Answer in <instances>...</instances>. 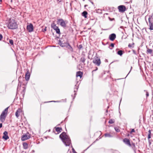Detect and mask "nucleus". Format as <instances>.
I'll use <instances>...</instances> for the list:
<instances>
[{"label": "nucleus", "mask_w": 153, "mask_h": 153, "mask_svg": "<svg viewBox=\"0 0 153 153\" xmlns=\"http://www.w3.org/2000/svg\"><path fill=\"white\" fill-rule=\"evenodd\" d=\"M59 137L62 141L63 143L66 146H69L71 143V140L70 137L66 133L62 132L60 135Z\"/></svg>", "instance_id": "nucleus-1"}, {"label": "nucleus", "mask_w": 153, "mask_h": 153, "mask_svg": "<svg viewBox=\"0 0 153 153\" xmlns=\"http://www.w3.org/2000/svg\"><path fill=\"white\" fill-rule=\"evenodd\" d=\"M7 27L9 29L14 30L18 28V25L15 20L10 18L8 21Z\"/></svg>", "instance_id": "nucleus-2"}, {"label": "nucleus", "mask_w": 153, "mask_h": 153, "mask_svg": "<svg viewBox=\"0 0 153 153\" xmlns=\"http://www.w3.org/2000/svg\"><path fill=\"white\" fill-rule=\"evenodd\" d=\"M9 107L6 108L2 112L0 116L1 121L2 122H4L5 120L6 117L7 115L8 109Z\"/></svg>", "instance_id": "nucleus-3"}, {"label": "nucleus", "mask_w": 153, "mask_h": 153, "mask_svg": "<svg viewBox=\"0 0 153 153\" xmlns=\"http://www.w3.org/2000/svg\"><path fill=\"white\" fill-rule=\"evenodd\" d=\"M93 63L96 65L99 66L101 64V61L100 58L97 57H95L93 61Z\"/></svg>", "instance_id": "nucleus-4"}, {"label": "nucleus", "mask_w": 153, "mask_h": 153, "mask_svg": "<svg viewBox=\"0 0 153 153\" xmlns=\"http://www.w3.org/2000/svg\"><path fill=\"white\" fill-rule=\"evenodd\" d=\"M58 23H59L60 25L64 28L66 27V24L64 21L62 19H59L57 20Z\"/></svg>", "instance_id": "nucleus-5"}, {"label": "nucleus", "mask_w": 153, "mask_h": 153, "mask_svg": "<svg viewBox=\"0 0 153 153\" xmlns=\"http://www.w3.org/2000/svg\"><path fill=\"white\" fill-rule=\"evenodd\" d=\"M149 26L150 29L151 30H153V18L152 16H150L149 18Z\"/></svg>", "instance_id": "nucleus-6"}, {"label": "nucleus", "mask_w": 153, "mask_h": 153, "mask_svg": "<svg viewBox=\"0 0 153 153\" xmlns=\"http://www.w3.org/2000/svg\"><path fill=\"white\" fill-rule=\"evenodd\" d=\"M69 42L68 41H67L66 42H65L63 43L62 41H61L60 40L59 41L58 44L61 46V47H66V46L68 44Z\"/></svg>", "instance_id": "nucleus-7"}, {"label": "nucleus", "mask_w": 153, "mask_h": 153, "mask_svg": "<svg viewBox=\"0 0 153 153\" xmlns=\"http://www.w3.org/2000/svg\"><path fill=\"white\" fill-rule=\"evenodd\" d=\"M30 134L28 133H27L22 136L21 139L22 140H25L30 138Z\"/></svg>", "instance_id": "nucleus-8"}, {"label": "nucleus", "mask_w": 153, "mask_h": 153, "mask_svg": "<svg viewBox=\"0 0 153 153\" xmlns=\"http://www.w3.org/2000/svg\"><path fill=\"white\" fill-rule=\"evenodd\" d=\"M27 29L29 32H31L33 31V27L32 23H30L29 25L27 27Z\"/></svg>", "instance_id": "nucleus-9"}, {"label": "nucleus", "mask_w": 153, "mask_h": 153, "mask_svg": "<svg viewBox=\"0 0 153 153\" xmlns=\"http://www.w3.org/2000/svg\"><path fill=\"white\" fill-rule=\"evenodd\" d=\"M22 91L21 92V94H20V99H21L22 98H23L24 95H25V92L26 88H25V86H23L22 87Z\"/></svg>", "instance_id": "nucleus-10"}, {"label": "nucleus", "mask_w": 153, "mask_h": 153, "mask_svg": "<svg viewBox=\"0 0 153 153\" xmlns=\"http://www.w3.org/2000/svg\"><path fill=\"white\" fill-rule=\"evenodd\" d=\"M118 9L120 12H124L126 10V7L123 5H121L118 7Z\"/></svg>", "instance_id": "nucleus-11"}, {"label": "nucleus", "mask_w": 153, "mask_h": 153, "mask_svg": "<svg viewBox=\"0 0 153 153\" xmlns=\"http://www.w3.org/2000/svg\"><path fill=\"white\" fill-rule=\"evenodd\" d=\"M123 141L126 145H128L129 146H131V145L130 144V140L129 139L127 138H125L123 139Z\"/></svg>", "instance_id": "nucleus-12"}, {"label": "nucleus", "mask_w": 153, "mask_h": 153, "mask_svg": "<svg viewBox=\"0 0 153 153\" xmlns=\"http://www.w3.org/2000/svg\"><path fill=\"white\" fill-rule=\"evenodd\" d=\"M116 38V35L115 33H113L109 35V39L111 41H114Z\"/></svg>", "instance_id": "nucleus-13"}, {"label": "nucleus", "mask_w": 153, "mask_h": 153, "mask_svg": "<svg viewBox=\"0 0 153 153\" xmlns=\"http://www.w3.org/2000/svg\"><path fill=\"white\" fill-rule=\"evenodd\" d=\"M2 138L6 140L9 139V137L8 136V132L7 131H5L4 132Z\"/></svg>", "instance_id": "nucleus-14"}, {"label": "nucleus", "mask_w": 153, "mask_h": 153, "mask_svg": "<svg viewBox=\"0 0 153 153\" xmlns=\"http://www.w3.org/2000/svg\"><path fill=\"white\" fill-rule=\"evenodd\" d=\"M79 88V85H75V87L74 88V92L75 93L74 94V97L73 98H74L75 97V96L76 94V92L78 91V89Z\"/></svg>", "instance_id": "nucleus-15"}, {"label": "nucleus", "mask_w": 153, "mask_h": 153, "mask_svg": "<svg viewBox=\"0 0 153 153\" xmlns=\"http://www.w3.org/2000/svg\"><path fill=\"white\" fill-rule=\"evenodd\" d=\"M30 73L29 71H28L26 72L25 75V79L26 81H28L29 80L30 77Z\"/></svg>", "instance_id": "nucleus-16"}, {"label": "nucleus", "mask_w": 153, "mask_h": 153, "mask_svg": "<svg viewBox=\"0 0 153 153\" xmlns=\"http://www.w3.org/2000/svg\"><path fill=\"white\" fill-rule=\"evenodd\" d=\"M66 48H68L71 52H73V49L69 43L66 46Z\"/></svg>", "instance_id": "nucleus-17"}, {"label": "nucleus", "mask_w": 153, "mask_h": 153, "mask_svg": "<svg viewBox=\"0 0 153 153\" xmlns=\"http://www.w3.org/2000/svg\"><path fill=\"white\" fill-rule=\"evenodd\" d=\"M82 74H83L82 72L80 71H79L76 72V77L79 76L81 78L82 76Z\"/></svg>", "instance_id": "nucleus-18"}, {"label": "nucleus", "mask_w": 153, "mask_h": 153, "mask_svg": "<svg viewBox=\"0 0 153 153\" xmlns=\"http://www.w3.org/2000/svg\"><path fill=\"white\" fill-rule=\"evenodd\" d=\"M51 27L54 30H55L56 29L58 28V27L54 23H53L51 25Z\"/></svg>", "instance_id": "nucleus-19"}, {"label": "nucleus", "mask_w": 153, "mask_h": 153, "mask_svg": "<svg viewBox=\"0 0 153 153\" xmlns=\"http://www.w3.org/2000/svg\"><path fill=\"white\" fill-rule=\"evenodd\" d=\"M23 146L24 149H27L28 147V145L26 143H24L23 144Z\"/></svg>", "instance_id": "nucleus-20"}, {"label": "nucleus", "mask_w": 153, "mask_h": 153, "mask_svg": "<svg viewBox=\"0 0 153 153\" xmlns=\"http://www.w3.org/2000/svg\"><path fill=\"white\" fill-rule=\"evenodd\" d=\"M87 14L88 13L86 11H84L82 13V16L84 17L85 18H86L87 17Z\"/></svg>", "instance_id": "nucleus-21"}, {"label": "nucleus", "mask_w": 153, "mask_h": 153, "mask_svg": "<svg viewBox=\"0 0 153 153\" xmlns=\"http://www.w3.org/2000/svg\"><path fill=\"white\" fill-rule=\"evenodd\" d=\"M117 53L120 56H122L123 53V51L121 50H119L117 52Z\"/></svg>", "instance_id": "nucleus-22"}, {"label": "nucleus", "mask_w": 153, "mask_h": 153, "mask_svg": "<svg viewBox=\"0 0 153 153\" xmlns=\"http://www.w3.org/2000/svg\"><path fill=\"white\" fill-rule=\"evenodd\" d=\"M134 42H133L132 44L129 43L128 45V47L130 48H133L134 47Z\"/></svg>", "instance_id": "nucleus-23"}, {"label": "nucleus", "mask_w": 153, "mask_h": 153, "mask_svg": "<svg viewBox=\"0 0 153 153\" xmlns=\"http://www.w3.org/2000/svg\"><path fill=\"white\" fill-rule=\"evenodd\" d=\"M105 137H112V136L110 133H106L105 134Z\"/></svg>", "instance_id": "nucleus-24"}, {"label": "nucleus", "mask_w": 153, "mask_h": 153, "mask_svg": "<svg viewBox=\"0 0 153 153\" xmlns=\"http://www.w3.org/2000/svg\"><path fill=\"white\" fill-rule=\"evenodd\" d=\"M114 122H115L114 120L113 119H111L109 120L108 121V123L109 124H112V123H114Z\"/></svg>", "instance_id": "nucleus-25"}, {"label": "nucleus", "mask_w": 153, "mask_h": 153, "mask_svg": "<svg viewBox=\"0 0 153 153\" xmlns=\"http://www.w3.org/2000/svg\"><path fill=\"white\" fill-rule=\"evenodd\" d=\"M152 50L150 49H148L147 50V53L152 54Z\"/></svg>", "instance_id": "nucleus-26"}, {"label": "nucleus", "mask_w": 153, "mask_h": 153, "mask_svg": "<svg viewBox=\"0 0 153 153\" xmlns=\"http://www.w3.org/2000/svg\"><path fill=\"white\" fill-rule=\"evenodd\" d=\"M56 32V33L57 34H60V29H59V28H58H58H57L55 30Z\"/></svg>", "instance_id": "nucleus-27"}, {"label": "nucleus", "mask_w": 153, "mask_h": 153, "mask_svg": "<svg viewBox=\"0 0 153 153\" xmlns=\"http://www.w3.org/2000/svg\"><path fill=\"white\" fill-rule=\"evenodd\" d=\"M62 130V128L59 127H57L56 128V131L58 132H60Z\"/></svg>", "instance_id": "nucleus-28"}, {"label": "nucleus", "mask_w": 153, "mask_h": 153, "mask_svg": "<svg viewBox=\"0 0 153 153\" xmlns=\"http://www.w3.org/2000/svg\"><path fill=\"white\" fill-rule=\"evenodd\" d=\"M85 60V59L84 57H82L80 59V61L83 63H84Z\"/></svg>", "instance_id": "nucleus-29"}, {"label": "nucleus", "mask_w": 153, "mask_h": 153, "mask_svg": "<svg viewBox=\"0 0 153 153\" xmlns=\"http://www.w3.org/2000/svg\"><path fill=\"white\" fill-rule=\"evenodd\" d=\"M114 129L116 131L119 132L120 131V130L119 127H114Z\"/></svg>", "instance_id": "nucleus-30"}, {"label": "nucleus", "mask_w": 153, "mask_h": 153, "mask_svg": "<svg viewBox=\"0 0 153 153\" xmlns=\"http://www.w3.org/2000/svg\"><path fill=\"white\" fill-rule=\"evenodd\" d=\"M9 43L11 45H13V41L12 39H10Z\"/></svg>", "instance_id": "nucleus-31"}, {"label": "nucleus", "mask_w": 153, "mask_h": 153, "mask_svg": "<svg viewBox=\"0 0 153 153\" xmlns=\"http://www.w3.org/2000/svg\"><path fill=\"white\" fill-rule=\"evenodd\" d=\"M15 115L17 118H18L19 116V113L17 111H16L15 113Z\"/></svg>", "instance_id": "nucleus-32"}, {"label": "nucleus", "mask_w": 153, "mask_h": 153, "mask_svg": "<svg viewBox=\"0 0 153 153\" xmlns=\"http://www.w3.org/2000/svg\"><path fill=\"white\" fill-rule=\"evenodd\" d=\"M19 83L20 82H19V84H18V87H17V92L19 91V88H20V87L21 86V85H19Z\"/></svg>", "instance_id": "nucleus-33"}, {"label": "nucleus", "mask_w": 153, "mask_h": 153, "mask_svg": "<svg viewBox=\"0 0 153 153\" xmlns=\"http://www.w3.org/2000/svg\"><path fill=\"white\" fill-rule=\"evenodd\" d=\"M144 91L145 92H146V97H148L149 96V93H148V92L146 90H144Z\"/></svg>", "instance_id": "nucleus-34"}, {"label": "nucleus", "mask_w": 153, "mask_h": 153, "mask_svg": "<svg viewBox=\"0 0 153 153\" xmlns=\"http://www.w3.org/2000/svg\"><path fill=\"white\" fill-rule=\"evenodd\" d=\"M82 45L81 44V45H80L78 47V48L79 49V50H80L81 49H82Z\"/></svg>", "instance_id": "nucleus-35"}, {"label": "nucleus", "mask_w": 153, "mask_h": 153, "mask_svg": "<svg viewBox=\"0 0 153 153\" xmlns=\"http://www.w3.org/2000/svg\"><path fill=\"white\" fill-rule=\"evenodd\" d=\"M16 111H17L18 112H19V113H20L22 112V109L20 108H19Z\"/></svg>", "instance_id": "nucleus-36"}, {"label": "nucleus", "mask_w": 153, "mask_h": 153, "mask_svg": "<svg viewBox=\"0 0 153 153\" xmlns=\"http://www.w3.org/2000/svg\"><path fill=\"white\" fill-rule=\"evenodd\" d=\"M114 44L112 43H111L109 46V47H111L112 48H114Z\"/></svg>", "instance_id": "nucleus-37"}, {"label": "nucleus", "mask_w": 153, "mask_h": 153, "mask_svg": "<svg viewBox=\"0 0 153 153\" xmlns=\"http://www.w3.org/2000/svg\"><path fill=\"white\" fill-rule=\"evenodd\" d=\"M57 102V101H50L45 102H44V103L52 102Z\"/></svg>", "instance_id": "nucleus-38"}, {"label": "nucleus", "mask_w": 153, "mask_h": 153, "mask_svg": "<svg viewBox=\"0 0 153 153\" xmlns=\"http://www.w3.org/2000/svg\"><path fill=\"white\" fill-rule=\"evenodd\" d=\"M135 132V130H134V129H131L130 133V134H132L133 132Z\"/></svg>", "instance_id": "nucleus-39"}, {"label": "nucleus", "mask_w": 153, "mask_h": 153, "mask_svg": "<svg viewBox=\"0 0 153 153\" xmlns=\"http://www.w3.org/2000/svg\"><path fill=\"white\" fill-rule=\"evenodd\" d=\"M97 69H98V68H97V67H96V69H95L94 70H93V71H92V73H93V72H94V71H96L97 70Z\"/></svg>", "instance_id": "nucleus-40"}, {"label": "nucleus", "mask_w": 153, "mask_h": 153, "mask_svg": "<svg viewBox=\"0 0 153 153\" xmlns=\"http://www.w3.org/2000/svg\"><path fill=\"white\" fill-rule=\"evenodd\" d=\"M108 19L110 21H113V20H114V18H112V19H111V18L110 17H108Z\"/></svg>", "instance_id": "nucleus-41"}, {"label": "nucleus", "mask_w": 153, "mask_h": 153, "mask_svg": "<svg viewBox=\"0 0 153 153\" xmlns=\"http://www.w3.org/2000/svg\"><path fill=\"white\" fill-rule=\"evenodd\" d=\"M132 51L133 52V53L135 54V55H137V54L136 53V52L135 51H134V50H132Z\"/></svg>", "instance_id": "nucleus-42"}, {"label": "nucleus", "mask_w": 153, "mask_h": 153, "mask_svg": "<svg viewBox=\"0 0 153 153\" xmlns=\"http://www.w3.org/2000/svg\"><path fill=\"white\" fill-rule=\"evenodd\" d=\"M3 38L2 35L0 34V41Z\"/></svg>", "instance_id": "nucleus-43"}, {"label": "nucleus", "mask_w": 153, "mask_h": 153, "mask_svg": "<svg viewBox=\"0 0 153 153\" xmlns=\"http://www.w3.org/2000/svg\"><path fill=\"white\" fill-rule=\"evenodd\" d=\"M72 150L73 152L74 153H76V152H75V150H74V149L73 148H72Z\"/></svg>", "instance_id": "nucleus-44"}, {"label": "nucleus", "mask_w": 153, "mask_h": 153, "mask_svg": "<svg viewBox=\"0 0 153 153\" xmlns=\"http://www.w3.org/2000/svg\"><path fill=\"white\" fill-rule=\"evenodd\" d=\"M132 146H133V148H135V145L134 143H132Z\"/></svg>", "instance_id": "nucleus-45"}, {"label": "nucleus", "mask_w": 153, "mask_h": 153, "mask_svg": "<svg viewBox=\"0 0 153 153\" xmlns=\"http://www.w3.org/2000/svg\"><path fill=\"white\" fill-rule=\"evenodd\" d=\"M149 133V135H151V131L150 130H149L148 131Z\"/></svg>", "instance_id": "nucleus-46"}, {"label": "nucleus", "mask_w": 153, "mask_h": 153, "mask_svg": "<svg viewBox=\"0 0 153 153\" xmlns=\"http://www.w3.org/2000/svg\"><path fill=\"white\" fill-rule=\"evenodd\" d=\"M46 30H47L46 27H45V28L44 29V30L43 31V32H45V31H46Z\"/></svg>", "instance_id": "nucleus-47"}, {"label": "nucleus", "mask_w": 153, "mask_h": 153, "mask_svg": "<svg viewBox=\"0 0 153 153\" xmlns=\"http://www.w3.org/2000/svg\"><path fill=\"white\" fill-rule=\"evenodd\" d=\"M151 135H148V139H149L151 138Z\"/></svg>", "instance_id": "nucleus-48"}, {"label": "nucleus", "mask_w": 153, "mask_h": 153, "mask_svg": "<svg viewBox=\"0 0 153 153\" xmlns=\"http://www.w3.org/2000/svg\"><path fill=\"white\" fill-rule=\"evenodd\" d=\"M57 1V2H58V3H59V2H60L61 1H62V0H56Z\"/></svg>", "instance_id": "nucleus-49"}, {"label": "nucleus", "mask_w": 153, "mask_h": 153, "mask_svg": "<svg viewBox=\"0 0 153 153\" xmlns=\"http://www.w3.org/2000/svg\"><path fill=\"white\" fill-rule=\"evenodd\" d=\"M132 68V67H131V69L130 71L128 73V74L126 76V77L128 76V74H129V73H130V71H131V68Z\"/></svg>", "instance_id": "nucleus-50"}, {"label": "nucleus", "mask_w": 153, "mask_h": 153, "mask_svg": "<svg viewBox=\"0 0 153 153\" xmlns=\"http://www.w3.org/2000/svg\"><path fill=\"white\" fill-rule=\"evenodd\" d=\"M2 123H0V128H1L2 127Z\"/></svg>", "instance_id": "nucleus-51"}, {"label": "nucleus", "mask_w": 153, "mask_h": 153, "mask_svg": "<svg viewBox=\"0 0 153 153\" xmlns=\"http://www.w3.org/2000/svg\"><path fill=\"white\" fill-rule=\"evenodd\" d=\"M2 2V0H0V4H1V3Z\"/></svg>", "instance_id": "nucleus-52"}, {"label": "nucleus", "mask_w": 153, "mask_h": 153, "mask_svg": "<svg viewBox=\"0 0 153 153\" xmlns=\"http://www.w3.org/2000/svg\"><path fill=\"white\" fill-rule=\"evenodd\" d=\"M87 6V5H85V7H86V6Z\"/></svg>", "instance_id": "nucleus-53"}, {"label": "nucleus", "mask_w": 153, "mask_h": 153, "mask_svg": "<svg viewBox=\"0 0 153 153\" xmlns=\"http://www.w3.org/2000/svg\"><path fill=\"white\" fill-rule=\"evenodd\" d=\"M105 14L108 15V14L107 13H105Z\"/></svg>", "instance_id": "nucleus-54"}, {"label": "nucleus", "mask_w": 153, "mask_h": 153, "mask_svg": "<svg viewBox=\"0 0 153 153\" xmlns=\"http://www.w3.org/2000/svg\"><path fill=\"white\" fill-rule=\"evenodd\" d=\"M149 143L150 144H151V143L149 142Z\"/></svg>", "instance_id": "nucleus-55"}, {"label": "nucleus", "mask_w": 153, "mask_h": 153, "mask_svg": "<svg viewBox=\"0 0 153 153\" xmlns=\"http://www.w3.org/2000/svg\"><path fill=\"white\" fill-rule=\"evenodd\" d=\"M91 3L93 4V2H92Z\"/></svg>", "instance_id": "nucleus-56"}, {"label": "nucleus", "mask_w": 153, "mask_h": 153, "mask_svg": "<svg viewBox=\"0 0 153 153\" xmlns=\"http://www.w3.org/2000/svg\"><path fill=\"white\" fill-rule=\"evenodd\" d=\"M110 48L111 49H112V48Z\"/></svg>", "instance_id": "nucleus-57"}, {"label": "nucleus", "mask_w": 153, "mask_h": 153, "mask_svg": "<svg viewBox=\"0 0 153 153\" xmlns=\"http://www.w3.org/2000/svg\"><path fill=\"white\" fill-rule=\"evenodd\" d=\"M120 106H119V108H120Z\"/></svg>", "instance_id": "nucleus-58"}, {"label": "nucleus", "mask_w": 153, "mask_h": 153, "mask_svg": "<svg viewBox=\"0 0 153 153\" xmlns=\"http://www.w3.org/2000/svg\"><path fill=\"white\" fill-rule=\"evenodd\" d=\"M89 1H90V0H88Z\"/></svg>", "instance_id": "nucleus-59"}]
</instances>
